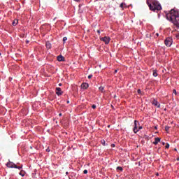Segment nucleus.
Instances as JSON below:
<instances>
[{
  "instance_id": "nucleus-35",
  "label": "nucleus",
  "mask_w": 179,
  "mask_h": 179,
  "mask_svg": "<svg viewBox=\"0 0 179 179\" xmlns=\"http://www.w3.org/2000/svg\"><path fill=\"white\" fill-rule=\"evenodd\" d=\"M59 86H62V83H59Z\"/></svg>"
},
{
  "instance_id": "nucleus-17",
  "label": "nucleus",
  "mask_w": 179,
  "mask_h": 179,
  "mask_svg": "<svg viewBox=\"0 0 179 179\" xmlns=\"http://www.w3.org/2000/svg\"><path fill=\"white\" fill-rule=\"evenodd\" d=\"M66 40H68V38L64 37L63 38V43H65V41H66Z\"/></svg>"
},
{
  "instance_id": "nucleus-6",
  "label": "nucleus",
  "mask_w": 179,
  "mask_h": 179,
  "mask_svg": "<svg viewBox=\"0 0 179 179\" xmlns=\"http://www.w3.org/2000/svg\"><path fill=\"white\" fill-rule=\"evenodd\" d=\"M138 125H139V122L135 120L134 121V129H133L134 134H136L137 132L139 131V129H138Z\"/></svg>"
},
{
  "instance_id": "nucleus-34",
  "label": "nucleus",
  "mask_w": 179,
  "mask_h": 179,
  "mask_svg": "<svg viewBox=\"0 0 179 179\" xmlns=\"http://www.w3.org/2000/svg\"><path fill=\"white\" fill-rule=\"evenodd\" d=\"M156 36L158 37V36H159V33H157V34H156Z\"/></svg>"
},
{
  "instance_id": "nucleus-25",
  "label": "nucleus",
  "mask_w": 179,
  "mask_h": 179,
  "mask_svg": "<svg viewBox=\"0 0 179 179\" xmlns=\"http://www.w3.org/2000/svg\"><path fill=\"white\" fill-rule=\"evenodd\" d=\"M173 93H174L175 94H177V91H176V90H173Z\"/></svg>"
},
{
  "instance_id": "nucleus-27",
  "label": "nucleus",
  "mask_w": 179,
  "mask_h": 179,
  "mask_svg": "<svg viewBox=\"0 0 179 179\" xmlns=\"http://www.w3.org/2000/svg\"><path fill=\"white\" fill-rule=\"evenodd\" d=\"M92 108H96V105H92Z\"/></svg>"
},
{
  "instance_id": "nucleus-32",
  "label": "nucleus",
  "mask_w": 179,
  "mask_h": 179,
  "mask_svg": "<svg viewBox=\"0 0 179 179\" xmlns=\"http://www.w3.org/2000/svg\"><path fill=\"white\" fill-rule=\"evenodd\" d=\"M16 24H16V23H13V26H16Z\"/></svg>"
},
{
  "instance_id": "nucleus-36",
  "label": "nucleus",
  "mask_w": 179,
  "mask_h": 179,
  "mask_svg": "<svg viewBox=\"0 0 179 179\" xmlns=\"http://www.w3.org/2000/svg\"><path fill=\"white\" fill-rule=\"evenodd\" d=\"M176 26H179V24L178 23L176 24Z\"/></svg>"
},
{
  "instance_id": "nucleus-37",
  "label": "nucleus",
  "mask_w": 179,
  "mask_h": 179,
  "mask_svg": "<svg viewBox=\"0 0 179 179\" xmlns=\"http://www.w3.org/2000/svg\"><path fill=\"white\" fill-rule=\"evenodd\" d=\"M27 44H29V41L28 40H27Z\"/></svg>"
},
{
  "instance_id": "nucleus-11",
  "label": "nucleus",
  "mask_w": 179,
  "mask_h": 179,
  "mask_svg": "<svg viewBox=\"0 0 179 179\" xmlns=\"http://www.w3.org/2000/svg\"><path fill=\"white\" fill-rule=\"evenodd\" d=\"M159 142H160V138L157 137L155 138V141L152 143H153V145H157V143H159Z\"/></svg>"
},
{
  "instance_id": "nucleus-41",
  "label": "nucleus",
  "mask_w": 179,
  "mask_h": 179,
  "mask_svg": "<svg viewBox=\"0 0 179 179\" xmlns=\"http://www.w3.org/2000/svg\"><path fill=\"white\" fill-rule=\"evenodd\" d=\"M177 160H179V158H177Z\"/></svg>"
},
{
  "instance_id": "nucleus-31",
  "label": "nucleus",
  "mask_w": 179,
  "mask_h": 179,
  "mask_svg": "<svg viewBox=\"0 0 179 179\" xmlns=\"http://www.w3.org/2000/svg\"><path fill=\"white\" fill-rule=\"evenodd\" d=\"M139 129H142V126H140L139 127H138V130Z\"/></svg>"
},
{
  "instance_id": "nucleus-16",
  "label": "nucleus",
  "mask_w": 179,
  "mask_h": 179,
  "mask_svg": "<svg viewBox=\"0 0 179 179\" xmlns=\"http://www.w3.org/2000/svg\"><path fill=\"white\" fill-rule=\"evenodd\" d=\"M117 170H120V171H122V167H121V166H117Z\"/></svg>"
},
{
  "instance_id": "nucleus-4",
  "label": "nucleus",
  "mask_w": 179,
  "mask_h": 179,
  "mask_svg": "<svg viewBox=\"0 0 179 179\" xmlns=\"http://www.w3.org/2000/svg\"><path fill=\"white\" fill-rule=\"evenodd\" d=\"M172 44H173V38H167L165 40V45H166V47H171Z\"/></svg>"
},
{
  "instance_id": "nucleus-42",
  "label": "nucleus",
  "mask_w": 179,
  "mask_h": 179,
  "mask_svg": "<svg viewBox=\"0 0 179 179\" xmlns=\"http://www.w3.org/2000/svg\"><path fill=\"white\" fill-rule=\"evenodd\" d=\"M157 176H159V173H157Z\"/></svg>"
},
{
  "instance_id": "nucleus-26",
  "label": "nucleus",
  "mask_w": 179,
  "mask_h": 179,
  "mask_svg": "<svg viewBox=\"0 0 179 179\" xmlns=\"http://www.w3.org/2000/svg\"><path fill=\"white\" fill-rule=\"evenodd\" d=\"M101 143H103V145H104V143H106V141H104V140L101 141Z\"/></svg>"
},
{
  "instance_id": "nucleus-22",
  "label": "nucleus",
  "mask_w": 179,
  "mask_h": 179,
  "mask_svg": "<svg viewBox=\"0 0 179 179\" xmlns=\"http://www.w3.org/2000/svg\"><path fill=\"white\" fill-rule=\"evenodd\" d=\"M19 21L17 20H15L13 23H17Z\"/></svg>"
},
{
  "instance_id": "nucleus-12",
  "label": "nucleus",
  "mask_w": 179,
  "mask_h": 179,
  "mask_svg": "<svg viewBox=\"0 0 179 179\" xmlns=\"http://www.w3.org/2000/svg\"><path fill=\"white\" fill-rule=\"evenodd\" d=\"M46 48H48V50L51 48V43L50 42H46Z\"/></svg>"
},
{
  "instance_id": "nucleus-38",
  "label": "nucleus",
  "mask_w": 179,
  "mask_h": 179,
  "mask_svg": "<svg viewBox=\"0 0 179 179\" xmlns=\"http://www.w3.org/2000/svg\"><path fill=\"white\" fill-rule=\"evenodd\" d=\"M75 1H76L77 2L79 1V0H75Z\"/></svg>"
},
{
  "instance_id": "nucleus-21",
  "label": "nucleus",
  "mask_w": 179,
  "mask_h": 179,
  "mask_svg": "<svg viewBox=\"0 0 179 179\" xmlns=\"http://www.w3.org/2000/svg\"><path fill=\"white\" fill-rule=\"evenodd\" d=\"M165 129H166V131H169V129H170V127H166Z\"/></svg>"
},
{
  "instance_id": "nucleus-28",
  "label": "nucleus",
  "mask_w": 179,
  "mask_h": 179,
  "mask_svg": "<svg viewBox=\"0 0 179 179\" xmlns=\"http://www.w3.org/2000/svg\"><path fill=\"white\" fill-rule=\"evenodd\" d=\"M137 92H138V94H141V90H138Z\"/></svg>"
},
{
  "instance_id": "nucleus-3",
  "label": "nucleus",
  "mask_w": 179,
  "mask_h": 179,
  "mask_svg": "<svg viewBox=\"0 0 179 179\" xmlns=\"http://www.w3.org/2000/svg\"><path fill=\"white\" fill-rule=\"evenodd\" d=\"M6 166L8 167V169H18V170H22L23 169V165H21L20 166H17V165H15V163L9 161L6 164Z\"/></svg>"
},
{
  "instance_id": "nucleus-2",
  "label": "nucleus",
  "mask_w": 179,
  "mask_h": 179,
  "mask_svg": "<svg viewBox=\"0 0 179 179\" xmlns=\"http://www.w3.org/2000/svg\"><path fill=\"white\" fill-rule=\"evenodd\" d=\"M147 4L148 5L150 10L155 12V10H162V5L157 1V0H147Z\"/></svg>"
},
{
  "instance_id": "nucleus-44",
  "label": "nucleus",
  "mask_w": 179,
  "mask_h": 179,
  "mask_svg": "<svg viewBox=\"0 0 179 179\" xmlns=\"http://www.w3.org/2000/svg\"><path fill=\"white\" fill-rule=\"evenodd\" d=\"M66 174H68V172H66Z\"/></svg>"
},
{
  "instance_id": "nucleus-29",
  "label": "nucleus",
  "mask_w": 179,
  "mask_h": 179,
  "mask_svg": "<svg viewBox=\"0 0 179 179\" xmlns=\"http://www.w3.org/2000/svg\"><path fill=\"white\" fill-rule=\"evenodd\" d=\"M96 31H97L98 34H100V30H97Z\"/></svg>"
},
{
  "instance_id": "nucleus-8",
  "label": "nucleus",
  "mask_w": 179,
  "mask_h": 179,
  "mask_svg": "<svg viewBox=\"0 0 179 179\" xmlns=\"http://www.w3.org/2000/svg\"><path fill=\"white\" fill-rule=\"evenodd\" d=\"M152 104H153V106H155L158 108L160 107V103H159V102H157V101L156 99L153 100Z\"/></svg>"
},
{
  "instance_id": "nucleus-33",
  "label": "nucleus",
  "mask_w": 179,
  "mask_h": 179,
  "mask_svg": "<svg viewBox=\"0 0 179 179\" xmlns=\"http://www.w3.org/2000/svg\"><path fill=\"white\" fill-rule=\"evenodd\" d=\"M117 72H118V71H117V70H115V73H117Z\"/></svg>"
},
{
  "instance_id": "nucleus-1",
  "label": "nucleus",
  "mask_w": 179,
  "mask_h": 179,
  "mask_svg": "<svg viewBox=\"0 0 179 179\" xmlns=\"http://www.w3.org/2000/svg\"><path fill=\"white\" fill-rule=\"evenodd\" d=\"M166 19L169 22L172 23H179V10H171L170 13L166 14Z\"/></svg>"
},
{
  "instance_id": "nucleus-30",
  "label": "nucleus",
  "mask_w": 179,
  "mask_h": 179,
  "mask_svg": "<svg viewBox=\"0 0 179 179\" xmlns=\"http://www.w3.org/2000/svg\"><path fill=\"white\" fill-rule=\"evenodd\" d=\"M59 117H62V113H59Z\"/></svg>"
},
{
  "instance_id": "nucleus-43",
  "label": "nucleus",
  "mask_w": 179,
  "mask_h": 179,
  "mask_svg": "<svg viewBox=\"0 0 179 179\" xmlns=\"http://www.w3.org/2000/svg\"><path fill=\"white\" fill-rule=\"evenodd\" d=\"M112 146H114V144H113Z\"/></svg>"
},
{
  "instance_id": "nucleus-13",
  "label": "nucleus",
  "mask_w": 179,
  "mask_h": 179,
  "mask_svg": "<svg viewBox=\"0 0 179 179\" xmlns=\"http://www.w3.org/2000/svg\"><path fill=\"white\" fill-rule=\"evenodd\" d=\"M99 90H100V92H104V87H99Z\"/></svg>"
},
{
  "instance_id": "nucleus-15",
  "label": "nucleus",
  "mask_w": 179,
  "mask_h": 179,
  "mask_svg": "<svg viewBox=\"0 0 179 179\" xmlns=\"http://www.w3.org/2000/svg\"><path fill=\"white\" fill-rule=\"evenodd\" d=\"M22 172H23V171H21L19 173V174H20V176H21V177H24V173H23Z\"/></svg>"
},
{
  "instance_id": "nucleus-24",
  "label": "nucleus",
  "mask_w": 179,
  "mask_h": 179,
  "mask_svg": "<svg viewBox=\"0 0 179 179\" xmlns=\"http://www.w3.org/2000/svg\"><path fill=\"white\" fill-rule=\"evenodd\" d=\"M46 152H51V150L50 148H47Z\"/></svg>"
},
{
  "instance_id": "nucleus-18",
  "label": "nucleus",
  "mask_w": 179,
  "mask_h": 179,
  "mask_svg": "<svg viewBox=\"0 0 179 179\" xmlns=\"http://www.w3.org/2000/svg\"><path fill=\"white\" fill-rule=\"evenodd\" d=\"M169 148H170V144H169V143H166V149H169Z\"/></svg>"
},
{
  "instance_id": "nucleus-20",
  "label": "nucleus",
  "mask_w": 179,
  "mask_h": 179,
  "mask_svg": "<svg viewBox=\"0 0 179 179\" xmlns=\"http://www.w3.org/2000/svg\"><path fill=\"white\" fill-rule=\"evenodd\" d=\"M92 78H93V75H89L88 76V79H92Z\"/></svg>"
},
{
  "instance_id": "nucleus-23",
  "label": "nucleus",
  "mask_w": 179,
  "mask_h": 179,
  "mask_svg": "<svg viewBox=\"0 0 179 179\" xmlns=\"http://www.w3.org/2000/svg\"><path fill=\"white\" fill-rule=\"evenodd\" d=\"M83 173H85V174H87V170H84V171H83Z\"/></svg>"
},
{
  "instance_id": "nucleus-39",
  "label": "nucleus",
  "mask_w": 179,
  "mask_h": 179,
  "mask_svg": "<svg viewBox=\"0 0 179 179\" xmlns=\"http://www.w3.org/2000/svg\"><path fill=\"white\" fill-rule=\"evenodd\" d=\"M67 103H69V101H67Z\"/></svg>"
},
{
  "instance_id": "nucleus-19",
  "label": "nucleus",
  "mask_w": 179,
  "mask_h": 179,
  "mask_svg": "<svg viewBox=\"0 0 179 179\" xmlns=\"http://www.w3.org/2000/svg\"><path fill=\"white\" fill-rule=\"evenodd\" d=\"M125 5V3H122L121 4H120V8H124V6Z\"/></svg>"
},
{
  "instance_id": "nucleus-40",
  "label": "nucleus",
  "mask_w": 179,
  "mask_h": 179,
  "mask_svg": "<svg viewBox=\"0 0 179 179\" xmlns=\"http://www.w3.org/2000/svg\"><path fill=\"white\" fill-rule=\"evenodd\" d=\"M0 55H2V53L0 52Z\"/></svg>"
},
{
  "instance_id": "nucleus-10",
  "label": "nucleus",
  "mask_w": 179,
  "mask_h": 179,
  "mask_svg": "<svg viewBox=\"0 0 179 179\" xmlns=\"http://www.w3.org/2000/svg\"><path fill=\"white\" fill-rule=\"evenodd\" d=\"M87 87H89V84H87V83H83V84L81 85V88H82V89H84V90H86V89H87Z\"/></svg>"
},
{
  "instance_id": "nucleus-7",
  "label": "nucleus",
  "mask_w": 179,
  "mask_h": 179,
  "mask_svg": "<svg viewBox=\"0 0 179 179\" xmlns=\"http://www.w3.org/2000/svg\"><path fill=\"white\" fill-rule=\"evenodd\" d=\"M56 90H57L56 94H57V96H61V95H62V91H61V88H60V87H57V88H56Z\"/></svg>"
},
{
  "instance_id": "nucleus-14",
  "label": "nucleus",
  "mask_w": 179,
  "mask_h": 179,
  "mask_svg": "<svg viewBox=\"0 0 179 179\" xmlns=\"http://www.w3.org/2000/svg\"><path fill=\"white\" fill-rule=\"evenodd\" d=\"M153 76H155V78L157 76V72L156 71H153Z\"/></svg>"
},
{
  "instance_id": "nucleus-5",
  "label": "nucleus",
  "mask_w": 179,
  "mask_h": 179,
  "mask_svg": "<svg viewBox=\"0 0 179 179\" xmlns=\"http://www.w3.org/2000/svg\"><path fill=\"white\" fill-rule=\"evenodd\" d=\"M101 41H103V43H105V44H108V43H110V40H111V38L108 36H105L103 38H100Z\"/></svg>"
},
{
  "instance_id": "nucleus-9",
  "label": "nucleus",
  "mask_w": 179,
  "mask_h": 179,
  "mask_svg": "<svg viewBox=\"0 0 179 179\" xmlns=\"http://www.w3.org/2000/svg\"><path fill=\"white\" fill-rule=\"evenodd\" d=\"M57 61H59V62H62V61H65V57H64V56L62 55H59L57 56Z\"/></svg>"
}]
</instances>
